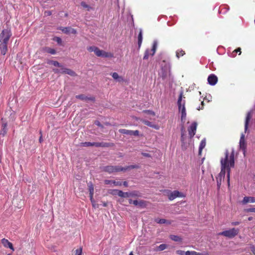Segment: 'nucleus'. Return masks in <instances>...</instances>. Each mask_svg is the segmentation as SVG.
Segmentation results:
<instances>
[{"label":"nucleus","instance_id":"1","mask_svg":"<svg viewBox=\"0 0 255 255\" xmlns=\"http://www.w3.org/2000/svg\"><path fill=\"white\" fill-rule=\"evenodd\" d=\"M221 171L217 177V185L219 187L221 185L222 179H224L226 172H227V181L228 186H230V176L231 168L235 165V152L234 149H232L229 152L226 150L224 157L221 159Z\"/></svg>","mask_w":255,"mask_h":255},{"label":"nucleus","instance_id":"2","mask_svg":"<svg viewBox=\"0 0 255 255\" xmlns=\"http://www.w3.org/2000/svg\"><path fill=\"white\" fill-rule=\"evenodd\" d=\"M183 92L180 94L179 97L177 101V105L178 107L179 112L181 113V122L184 123L186 118V112L185 109V101L182 100Z\"/></svg>","mask_w":255,"mask_h":255},{"label":"nucleus","instance_id":"3","mask_svg":"<svg viewBox=\"0 0 255 255\" xmlns=\"http://www.w3.org/2000/svg\"><path fill=\"white\" fill-rule=\"evenodd\" d=\"M87 50L90 52H94L95 54L98 57L105 58H112L114 57L113 53L100 50L96 46L88 47L87 48Z\"/></svg>","mask_w":255,"mask_h":255},{"label":"nucleus","instance_id":"4","mask_svg":"<svg viewBox=\"0 0 255 255\" xmlns=\"http://www.w3.org/2000/svg\"><path fill=\"white\" fill-rule=\"evenodd\" d=\"M239 229L232 228L229 230H226L219 233V235L224 236L229 238H233L238 235Z\"/></svg>","mask_w":255,"mask_h":255},{"label":"nucleus","instance_id":"5","mask_svg":"<svg viewBox=\"0 0 255 255\" xmlns=\"http://www.w3.org/2000/svg\"><path fill=\"white\" fill-rule=\"evenodd\" d=\"M11 36V33L9 29L2 30L0 35V42L7 43Z\"/></svg>","mask_w":255,"mask_h":255},{"label":"nucleus","instance_id":"6","mask_svg":"<svg viewBox=\"0 0 255 255\" xmlns=\"http://www.w3.org/2000/svg\"><path fill=\"white\" fill-rule=\"evenodd\" d=\"M197 127V123L194 122L191 124V125L188 128V131L190 137L191 138L193 137L196 133V129Z\"/></svg>","mask_w":255,"mask_h":255},{"label":"nucleus","instance_id":"7","mask_svg":"<svg viewBox=\"0 0 255 255\" xmlns=\"http://www.w3.org/2000/svg\"><path fill=\"white\" fill-rule=\"evenodd\" d=\"M240 148L242 150L243 153L245 155L247 148V143L245 140V134L242 133L240 139Z\"/></svg>","mask_w":255,"mask_h":255},{"label":"nucleus","instance_id":"8","mask_svg":"<svg viewBox=\"0 0 255 255\" xmlns=\"http://www.w3.org/2000/svg\"><path fill=\"white\" fill-rule=\"evenodd\" d=\"M53 71L55 73H63V74H67L72 76H74L76 75L75 72H74L72 70L64 68L63 67H62V68L60 70L53 69Z\"/></svg>","mask_w":255,"mask_h":255},{"label":"nucleus","instance_id":"9","mask_svg":"<svg viewBox=\"0 0 255 255\" xmlns=\"http://www.w3.org/2000/svg\"><path fill=\"white\" fill-rule=\"evenodd\" d=\"M185 195L183 193L179 192L177 190H175L170 193L168 195V199L170 200H173L177 197H184Z\"/></svg>","mask_w":255,"mask_h":255},{"label":"nucleus","instance_id":"10","mask_svg":"<svg viewBox=\"0 0 255 255\" xmlns=\"http://www.w3.org/2000/svg\"><path fill=\"white\" fill-rule=\"evenodd\" d=\"M253 114V111L251 110L249 111L246 116L245 123V132L246 133L248 129L249 124L252 118Z\"/></svg>","mask_w":255,"mask_h":255},{"label":"nucleus","instance_id":"11","mask_svg":"<svg viewBox=\"0 0 255 255\" xmlns=\"http://www.w3.org/2000/svg\"><path fill=\"white\" fill-rule=\"evenodd\" d=\"M104 170L105 171L108 172L109 173H112L114 172L122 171L123 170V169L119 168L117 166H108L105 167Z\"/></svg>","mask_w":255,"mask_h":255},{"label":"nucleus","instance_id":"12","mask_svg":"<svg viewBox=\"0 0 255 255\" xmlns=\"http://www.w3.org/2000/svg\"><path fill=\"white\" fill-rule=\"evenodd\" d=\"M218 81L217 77L214 74H211L208 78V83L212 86L215 85Z\"/></svg>","mask_w":255,"mask_h":255},{"label":"nucleus","instance_id":"13","mask_svg":"<svg viewBox=\"0 0 255 255\" xmlns=\"http://www.w3.org/2000/svg\"><path fill=\"white\" fill-rule=\"evenodd\" d=\"M1 243L5 248H9L12 252L14 251L12 243L9 242L8 240L2 239L1 240Z\"/></svg>","mask_w":255,"mask_h":255},{"label":"nucleus","instance_id":"14","mask_svg":"<svg viewBox=\"0 0 255 255\" xmlns=\"http://www.w3.org/2000/svg\"><path fill=\"white\" fill-rule=\"evenodd\" d=\"M112 78L117 82H123L125 79L123 76H120L117 72L112 73L111 74Z\"/></svg>","mask_w":255,"mask_h":255},{"label":"nucleus","instance_id":"15","mask_svg":"<svg viewBox=\"0 0 255 255\" xmlns=\"http://www.w3.org/2000/svg\"><path fill=\"white\" fill-rule=\"evenodd\" d=\"M248 203H255V197L251 196H246L242 201L243 204H246Z\"/></svg>","mask_w":255,"mask_h":255},{"label":"nucleus","instance_id":"16","mask_svg":"<svg viewBox=\"0 0 255 255\" xmlns=\"http://www.w3.org/2000/svg\"><path fill=\"white\" fill-rule=\"evenodd\" d=\"M65 34H76L77 31L76 30L72 28L68 27H63L60 29Z\"/></svg>","mask_w":255,"mask_h":255},{"label":"nucleus","instance_id":"17","mask_svg":"<svg viewBox=\"0 0 255 255\" xmlns=\"http://www.w3.org/2000/svg\"><path fill=\"white\" fill-rule=\"evenodd\" d=\"M141 121L144 123L145 125L149 127H151L152 128H154L156 129H159V126H157V125H154V124H153L152 123L149 122L147 120H141Z\"/></svg>","mask_w":255,"mask_h":255},{"label":"nucleus","instance_id":"18","mask_svg":"<svg viewBox=\"0 0 255 255\" xmlns=\"http://www.w3.org/2000/svg\"><path fill=\"white\" fill-rule=\"evenodd\" d=\"M7 44L6 43L0 42V49L2 55H5L7 51Z\"/></svg>","mask_w":255,"mask_h":255},{"label":"nucleus","instance_id":"19","mask_svg":"<svg viewBox=\"0 0 255 255\" xmlns=\"http://www.w3.org/2000/svg\"><path fill=\"white\" fill-rule=\"evenodd\" d=\"M114 191L117 192V195L121 197L126 198L130 196V193L128 192H124L122 191L119 190H114Z\"/></svg>","mask_w":255,"mask_h":255},{"label":"nucleus","instance_id":"20","mask_svg":"<svg viewBox=\"0 0 255 255\" xmlns=\"http://www.w3.org/2000/svg\"><path fill=\"white\" fill-rule=\"evenodd\" d=\"M143 113L145 114L146 116L145 117L149 118L150 119H152V118L150 117L151 116H155V113L152 111L150 110H145L143 111Z\"/></svg>","mask_w":255,"mask_h":255},{"label":"nucleus","instance_id":"21","mask_svg":"<svg viewBox=\"0 0 255 255\" xmlns=\"http://www.w3.org/2000/svg\"><path fill=\"white\" fill-rule=\"evenodd\" d=\"M205 145H206V140L204 138L201 140L200 145H199V154H201L202 151L203 149L205 147Z\"/></svg>","mask_w":255,"mask_h":255},{"label":"nucleus","instance_id":"22","mask_svg":"<svg viewBox=\"0 0 255 255\" xmlns=\"http://www.w3.org/2000/svg\"><path fill=\"white\" fill-rule=\"evenodd\" d=\"M205 253H198L195 251H187L185 253V255H206Z\"/></svg>","mask_w":255,"mask_h":255},{"label":"nucleus","instance_id":"23","mask_svg":"<svg viewBox=\"0 0 255 255\" xmlns=\"http://www.w3.org/2000/svg\"><path fill=\"white\" fill-rule=\"evenodd\" d=\"M89 189V192H90V199H92L93 198V195H94V186L92 183H90L88 185Z\"/></svg>","mask_w":255,"mask_h":255},{"label":"nucleus","instance_id":"24","mask_svg":"<svg viewBox=\"0 0 255 255\" xmlns=\"http://www.w3.org/2000/svg\"><path fill=\"white\" fill-rule=\"evenodd\" d=\"M181 130H182L181 141H182V147L183 149H186L187 148V145L184 142L185 139H184V133H183V130L184 131V129H183V128H182Z\"/></svg>","mask_w":255,"mask_h":255},{"label":"nucleus","instance_id":"25","mask_svg":"<svg viewBox=\"0 0 255 255\" xmlns=\"http://www.w3.org/2000/svg\"><path fill=\"white\" fill-rule=\"evenodd\" d=\"M142 41V31L140 29L139 34L138 35V45L140 47Z\"/></svg>","mask_w":255,"mask_h":255},{"label":"nucleus","instance_id":"26","mask_svg":"<svg viewBox=\"0 0 255 255\" xmlns=\"http://www.w3.org/2000/svg\"><path fill=\"white\" fill-rule=\"evenodd\" d=\"M48 63L50 65H53L56 67H60L61 69L63 67V66L61 64H60L59 62H58L57 61H56L50 60V61H48Z\"/></svg>","mask_w":255,"mask_h":255},{"label":"nucleus","instance_id":"27","mask_svg":"<svg viewBox=\"0 0 255 255\" xmlns=\"http://www.w3.org/2000/svg\"><path fill=\"white\" fill-rule=\"evenodd\" d=\"M157 42L154 41L153 46H152V48L150 50V52H151V53H150L151 56H153L154 54V53H155V51H156V50L157 48Z\"/></svg>","mask_w":255,"mask_h":255},{"label":"nucleus","instance_id":"28","mask_svg":"<svg viewBox=\"0 0 255 255\" xmlns=\"http://www.w3.org/2000/svg\"><path fill=\"white\" fill-rule=\"evenodd\" d=\"M119 132L121 133L128 135H131V130L126 129H120Z\"/></svg>","mask_w":255,"mask_h":255},{"label":"nucleus","instance_id":"29","mask_svg":"<svg viewBox=\"0 0 255 255\" xmlns=\"http://www.w3.org/2000/svg\"><path fill=\"white\" fill-rule=\"evenodd\" d=\"M170 238L175 242H180L181 241V239L178 236L170 235Z\"/></svg>","mask_w":255,"mask_h":255},{"label":"nucleus","instance_id":"30","mask_svg":"<svg viewBox=\"0 0 255 255\" xmlns=\"http://www.w3.org/2000/svg\"><path fill=\"white\" fill-rule=\"evenodd\" d=\"M185 54V52L182 50H178L176 52V57L179 58L180 56H183Z\"/></svg>","mask_w":255,"mask_h":255},{"label":"nucleus","instance_id":"31","mask_svg":"<svg viewBox=\"0 0 255 255\" xmlns=\"http://www.w3.org/2000/svg\"><path fill=\"white\" fill-rule=\"evenodd\" d=\"M167 245L166 244H161L157 247V251H162L166 249Z\"/></svg>","mask_w":255,"mask_h":255},{"label":"nucleus","instance_id":"32","mask_svg":"<svg viewBox=\"0 0 255 255\" xmlns=\"http://www.w3.org/2000/svg\"><path fill=\"white\" fill-rule=\"evenodd\" d=\"M151 53V52H150V50L147 49L144 53V55L143 56V59H147L148 58L149 56H151L150 55Z\"/></svg>","mask_w":255,"mask_h":255},{"label":"nucleus","instance_id":"33","mask_svg":"<svg viewBox=\"0 0 255 255\" xmlns=\"http://www.w3.org/2000/svg\"><path fill=\"white\" fill-rule=\"evenodd\" d=\"M45 50L47 53H50L51 54H55L56 53L55 50L53 48H46Z\"/></svg>","mask_w":255,"mask_h":255},{"label":"nucleus","instance_id":"34","mask_svg":"<svg viewBox=\"0 0 255 255\" xmlns=\"http://www.w3.org/2000/svg\"><path fill=\"white\" fill-rule=\"evenodd\" d=\"M113 185L112 187L121 186L122 185V182L118 181H114L112 182Z\"/></svg>","mask_w":255,"mask_h":255},{"label":"nucleus","instance_id":"35","mask_svg":"<svg viewBox=\"0 0 255 255\" xmlns=\"http://www.w3.org/2000/svg\"><path fill=\"white\" fill-rule=\"evenodd\" d=\"M155 221L158 224H164L166 223V220L164 219H156Z\"/></svg>","mask_w":255,"mask_h":255},{"label":"nucleus","instance_id":"36","mask_svg":"<svg viewBox=\"0 0 255 255\" xmlns=\"http://www.w3.org/2000/svg\"><path fill=\"white\" fill-rule=\"evenodd\" d=\"M90 200L94 208H96L99 207V205L96 203V201L93 198H92V199H90Z\"/></svg>","mask_w":255,"mask_h":255},{"label":"nucleus","instance_id":"37","mask_svg":"<svg viewBox=\"0 0 255 255\" xmlns=\"http://www.w3.org/2000/svg\"><path fill=\"white\" fill-rule=\"evenodd\" d=\"M82 144L83 146H94V144L93 143V142H85L83 143Z\"/></svg>","mask_w":255,"mask_h":255},{"label":"nucleus","instance_id":"38","mask_svg":"<svg viewBox=\"0 0 255 255\" xmlns=\"http://www.w3.org/2000/svg\"><path fill=\"white\" fill-rule=\"evenodd\" d=\"M239 52V54H241V49L240 48H238L237 49L234 50L232 53V56L233 57H234L235 56V54H234V53H237V52Z\"/></svg>","mask_w":255,"mask_h":255},{"label":"nucleus","instance_id":"39","mask_svg":"<svg viewBox=\"0 0 255 255\" xmlns=\"http://www.w3.org/2000/svg\"><path fill=\"white\" fill-rule=\"evenodd\" d=\"M54 40L56 41L59 44H61L62 43V40L59 37H56L54 38Z\"/></svg>","mask_w":255,"mask_h":255},{"label":"nucleus","instance_id":"40","mask_svg":"<svg viewBox=\"0 0 255 255\" xmlns=\"http://www.w3.org/2000/svg\"><path fill=\"white\" fill-rule=\"evenodd\" d=\"M81 5H82L83 7L86 8H88V10L89 9L90 6H89L88 4H87L86 3V2H81Z\"/></svg>","mask_w":255,"mask_h":255},{"label":"nucleus","instance_id":"41","mask_svg":"<svg viewBox=\"0 0 255 255\" xmlns=\"http://www.w3.org/2000/svg\"><path fill=\"white\" fill-rule=\"evenodd\" d=\"M112 182H113V180H106L105 181V183L106 184L110 185L112 187V185H113Z\"/></svg>","mask_w":255,"mask_h":255},{"label":"nucleus","instance_id":"42","mask_svg":"<svg viewBox=\"0 0 255 255\" xmlns=\"http://www.w3.org/2000/svg\"><path fill=\"white\" fill-rule=\"evenodd\" d=\"M176 252L178 255H185V252L184 251H182V250H177V251H176Z\"/></svg>","mask_w":255,"mask_h":255},{"label":"nucleus","instance_id":"43","mask_svg":"<svg viewBox=\"0 0 255 255\" xmlns=\"http://www.w3.org/2000/svg\"><path fill=\"white\" fill-rule=\"evenodd\" d=\"M82 254V249H78L76 250L75 255H81Z\"/></svg>","mask_w":255,"mask_h":255},{"label":"nucleus","instance_id":"44","mask_svg":"<svg viewBox=\"0 0 255 255\" xmlns=\"http://www.w3.org/2000/svg\"><path fill=\"white\" fill-rule=\"evenodd\" d=\"M246 211L248 212H255V208L247 209L246 210Z\"/></svg>","mask_w":255,"mask_h":255},{"label":"nucleus","instance_id":"45","mask_svg":"<svg viewBox=\"0 0 255 255\" xmlns=\"http://www.w3.org/2000/svg\"><path fill=\"white\" fill-rule=\"evenodd\" d=\"M131 135H138L139 131L138 130H131Z\"/></svg>","mask_w":255,"mask_h":255},{"label":"nucleus","instance_id":"46","mask_svg":"<svg viewBox=\"0 0 255 255\" xmlns=\"http://www.w3.org/2000/svg\"><path fill=\"white\" fill-rule=\"evenodd\" d=\"M78 99H81V100H84L85 99V97L84 95H77L76 96V97Z\"/></svg>","mask_w":255,"mask_h":255},{"label":"nucleus","instance_id":"47","mask_svg":"<svg viewBox=\"0 0 255 255\" xmlns=\"http://www.w3.org/2000/svg\"><path fill=\"white\" fill-rule=\"evenodd\" d=\"M3 128L2 130L1 131V134H3V135H4L6 133V129H5L6 125H3Z\"/></svg>","mask_w":255,"mask_h":255},{"label":"nucleus","instance_id":"48","mask_svg":"<svg viewBox=\"0 0 255 255\" xmlns=\"http://www.w3.org/2000/svg\"><path fill=\"white\" fill-rule=\"evenodd\" d=\"M240 224L239 222H233L231 223V225L233 226H237Z\"/></svg>","mask_w":255,"mask_h":255},{"label":"nucleus","instance_id":"49","mask_svg":"<svg viewBox=\"0 0 255 255\" xmlns=\"http://www.w3.org/2000/svg\"><path fill=\"white\" fill-rule=\"evenodd\" d=\"M93 143L94 144V146H95L97 147L101 146V143H98V142H93Z\"/></svg>","mask_w":255,"mask_h":255},{"label":"nucleus","instance_id":"50","mask_svg":"<svg viewBox=\"0 0 255 255\" xmlns=\"http://www.w3.org/2000/svg\"><path fill=\"white\" fill-rule=\"evenodd\" d=\"M95 124L97 126H101V124H100V122H99V121H96V122H95Z\"/></svg>","mask_w":255,"mask_h":255},{"label":"nucleus","instance_id":"51","mask_svg":"<svg viewBox=\"0 0 255 255\" xmlns=\"http://www.w3.org/2000/svg\"><path fill=\"white\" fill-rule=\"evenodd\" d=\"M133 204L135 205H137L138 204V201L137 200H134L133 201Z\"/></svg>","mask_w":255,"mask_h":255},{"label":"nucleus","instance_id":"52","mask_svg":"<svg viewBox=\"0 0 255 255\" xmlns=\"http://www.w3.org/2000/svg\"><path fill=\"white\" fill-rule=\"evenodd\" d=\"M114 190H113L111 192V193L113 195H117V192H114Z\"/></svg>","mask_w":255,"mask_h":255},{"label":"nucleus","instance_id":"53","mask_svg":"<svg viewBox=\"0 0 255 255\" xmlns=\"http://www.w3.org/2000/svg\"><path fill=\"white\" fill-rule=\"evenodd\" d=\"M123 185L125 186H128V182H126V181H124L123 182Z\"/></svg>","mask_w":255,"mask_h":255},{"label":"nucleus","instance_id":"54","mask_svg":"<svg viewBox=\"0 0 255 255\" xmlns=\"http://www.w3.org/2000/svg\"><path fill=\"white\" fill-rule=\"evenodd\" d=\"M143 155L144 156H147V157H148V156H149V154H148V153H143Z\"/></svg>","mask_w":255,"mask_h":255},{"label":"nucleus","instance_id":"55","mask_svg":"<svg viewBox=\"0 0 255 255\" xmlns=\"http://www.w3.org/2000/svg\"><path fill=\"white\" fill-rule=\"evenodd\" d=\"M103 205L104 207H106L107 206V204L106 202H103Z\"/></svg>","mask_w":255,"mask_h":255},{"label":"nucleus","instance_id":"56","mask_svg":"<svg viewBox=\"0 0 255 255\" xmlns=\"http://www.w3.org/2000/svg\"><path fill=\"white\" fill-rule=\"evenodd\" d=\"M248 220H249V221H251V220H253V217H249V218H248Z\"/></svg>","mask_w":255,"mask_h":255},{"label":"nucleus","instance_id":"57","mask_svg":"<svg viewBox=\"0 0 255 255\" xmlns=\"http://www.w3.org/2000/svg\"><path fill=\"white\" fill-rule=\"evenodd\" d=\"M47 12V14H48V15H50V14H51V12H50V11H48V12Z\"/></svg>","mask_w":255,"mask_h":255},{"label":"nucleus","instance_id":"58","mask_svg":"<svg viewBox=\"0 0 255 255\" xmlns=\"http://www.w3.org/2000/svg\"><path fill=\"white\" fill-rule=\"evenodd\" d=\"M41 139H42V138H41V137H40V138H39V141H40V142H41Z\"/></svg>","mask_w":255,"mask_h":255},{"label":"nucleus","instance_id":"59","mask_svg":"<svg viewBox=\"0 0 255 255\" xmlns=\"http://www.w3.org/2000/svg\"><path fill=\"white\" fill-rule=\"evenodd\" d=\"M129 255H133V254H132V252H131V253L129 254Z\"/></svg>","mask_w":255,"mask_h":255},{"label":"nucleus","instance_id":"60","mask_svg":"<svg viewBox=\"0 0 255 255\" xmlns=\"http://www.w3.org/2000/svg\"><path fill=\"white\" fill-rule=\"evenodd\" d=\"M253 252L254 254L255 255V250L253 251Z\"/></svg>","mask_w":255,"mask_h":255},{"label":"nucleus","instance_id":"61","mask_svg":"<svg viewBox=\"0 0 255 255\" xmlns=\"http://www.w3.org/2000/svg\"><path fill=\"white\" fill-rule=\"evenodd\" d=\"M201 104H202V105L203 106V105H204L203 102H202Z\"/></svg>","mask_w":255,"mask_h":255},{"label":"nucleus","instance_id":"62","mask_svg":"<svg viewBox=\"0 0 255 255\" xmlns=\"http://www.w3.org/2000/svg\"><path fill=\"white\" fill-rule=\"evenodd\" d=\"M131 168H134V166H131Z\"/></svg>","mask_w":255,"mask_h":255},{"label":"nucleus","instance_id":"63","mask_svg":"<svg viewBox=\"0 0 255 255\" xmlns=\"http://www.w3.org/2000/svg\"><path fill=\"white\" fill-rule=\"evenodd\" d=\"M7 255H11V254H7Z\"/></svg>","mask_w":255,"mask_h":255}]
</instances>
